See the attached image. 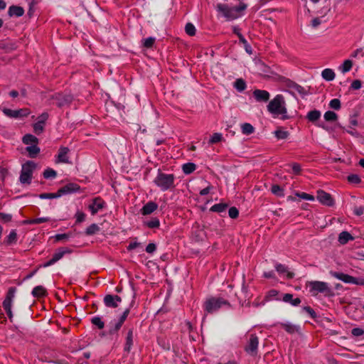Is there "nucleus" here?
Instances as JSON below:
<instances>
[{
	"label": "nucleus",
	"mask_w": 364,
	"mask_h": 364,
	"mask_svg": "<svg viewBox=\"0 0 364 364\" xmlns=\"http://www.w3.org/2000/svg\"><path fill=\"white\" fill-rule=\"evenodd\" d=\"M247 7V4L243 2H240L239 5L236 6H230L226 4H218L216 10L227 21H233L243 16Z\"/></svg>",
	"instance_id": "nucleus-1"
},
{
	"label": "nucleus",
	"mask_w": 364,
	"mask_h": 364,
	"mask_svg": "<svg viewBox=\"0 0 364 364\" xmlns=\"http://www.w3.org/2000/svg\"><path fill=\"white\" fill-rule=\"evenodd\" d=\"M267 110L274 116H282V119H288L284 97L282 95H276L268 104Z\"/></svg>",
	"instance_id": "nucleus-2"
},
{
	"label": "nucleus",
	"mask_w": 364,
	"mask_h": 364,
	"mask_svg": "<svg viewBox=\"0 0 364 364\" xmlns=\"http://www.w3.org/2000/svg\"><path fill=\"white\" fill-rule=\"evenodd\" d=\"M223 306L230 308L229 301L222 297H210L203 304L204 311L206 314H213Z\"/></svg>",
	"instance_id": "nucleus-3"
},
{
	"label": "nucleus",
	"mask_w": 364,
	"mask_h": 364,
	"mask_svg": "<svg viewBox=\"0 0 364 364\" xmlns=\"http://www.w3.org/2000/svg\"><path fill=\"white\" fill-rule=\"evenodd\" d=\"M36 168V164L32 161H28L22 165L19 181L22 184L29 185L33 178V173Z\"/></svg>",
	"instance_id": "nucleus-4"
},
{
	"label": "nucleus",
	"mask_w": 364,
	"mask_h": 364,
	"mask_svg": "<svg viewBox=\"0 0 364 364\" xmlns=\"http://www.w3.org/2000/svg\"><path fill=\"white\" fill-rule=\"evenodd\" d=\"M174 179L173 174L159 172L154 179V183L161 191H165L174 187Z\"/></svg>",
	"instance_id": "nucleus-5"
},
{
	"label": "nucleus",
	"mask_w": 364,
	"mask_h": 364,
	"mask_svg": "<svg viewBox=\"0 0 364 364\" xmlns=\"http://www.w3.org/2000/svg\"><path fill=\"white\" fill-rule=\"evenodd\" d=\"M16 291V288L15 287H11L9 289L5 299L2 303L3 308L4 309L9 320L12 321L13 320V313L11 311V306L13 304L14 299L15 297V294Z\"/></svg>",
	"instance_id": "nucleus-6"
},
{
	"label": "nucleus",
	"mask_w": 364,
	"mask_h": 364,
	"mask_svg": "<svg viewBox=\"0 0 364 364\" xmlns=\"http://www.w3.org/2000/svg\"><path fill=\"white\" fill-rule=\"evenodd\" d=\"M308 286L310 287V291L313 295H316L318 293H325L326 295H328L331 292V290L328 287V284L323 282H309L308 283Z\"/></svg>",
	"instance_id": "nucleus-7"
},
{
	"label": "nucleus",
	"mask_w": 364,
	"mask_h": 364,
	"mask_svg": "<svg viewBox=\"0 0 364 364\" xmlns=\"http://www.w3.org/2000/svg\"><path fill=\"white\" fill-rule=\"evenodd\" d=\"M259 338L255 334H250L248 342L245 347V350L251 355L257 354Z\"/></svg>",
	"instance_id": "nucleus-8"
},
{
	"label": "nucleus",
	"mask_w": 364,
	"mask_h": 364,
	"mask_svg": "<svg viewBox=\"0 0 364 364\" xmlns=\"http://www.w3.org/2000/svg\"><path fill=\"white\" fill-rule=\"evenodd\" d=\"M316 198L323 205L332 207L335 204V200L331 195L323 190L317 191Z\"/></svg>",
	"instance_id": "nucleus-9"
},
{
	"label": "nucleus",
	"mask_w": 364,
	"mask_h": 364,
	"mask_svg": "<svg viewBox=\"0 0 364 364\" xmlns=\"http://www.w3.org/2000/svg\"><path fill=\"white\" fill-rule=\"evenodd\" d=\"M2 112L6 116L11 118L25 117L30 114V110L28 108H23L16 110L4 108Z\"/></svg>",
	"instance_id": "nucleus-10"
},
{
	"label": "nucleus",
	"mask_w": 364,
	"mask_h": 364,
	"mask_svg": "<svg viewBox=\"0 0 364 364\" xmlns=\"http://www.w3.org/2000/svg\"><path fill=\"white\" fill-rule=\"evenodd\" d=\"M52 99L55 101V104L58 107H62L69 105L72 102L73 97L70 95L56 93L52 96Z\"/></svg>",
	"instance_id": "nucleus-11"
},
{
	"label": "nucleus",
	"mask_w": 364,
	"mask_h": 364,
	"mask_svg": "<svg viewBox=\"0 0 364 364\" xmlns=\"http://www.w3.org/2000/svg\"><path fill=\"white\" fill-rule=\"evenodd\" d=\"M70 250L68 248H60L58 250L54 255H53V257L48 260L47 262L44 263L43 264V267H47L50 265L54 264L55 262H57L58 260H60L66 253H70Z\"/></svg>",
	"instance_id": "nucleus-12"
},
{
	"label": "nucleus",
	"mask_w": 364,
	"mask_h": 364,
	"mask_svg": "<svg viewBox=\"0 0 364 364\" xmlns=\"http://www.w3.org/2000/svg\"><path fill=\"white\" fill-rule=\"evenodd\" d=\"M129 314V309H127L123 312V314H122V316H120L119 320L110 327V328L109 330V334L112 335L119 331V330L121 328L123 323H124L125 320L127 319Z\"/></svg>",
	"instance_id": "nucleus-13"
},
{
	"label": "nucleus",
	"mask_w": 364,
	"mask_h": 364,
	"mask_svg": "<svg viewBox=\"0 0 364 364\" xmlns=\"http://www.w3.org/2000/svg\"><path fill=\"white\" fill-rule=\"evenodd\" d=\"M122 301V298L118 295L107 294L104 297V304L108 308H117Z\"/></svg>",
	"instance_id": "nucleus-14"
},
{
	"label": "nucleus",
	"mask_w": 364,
	"mask_h": 364,
	"mask_svg": "<svg viewBox=\"0 0 364 364\" xmlns=\"http://www.w3.org/2000/svg\"><path fill=\"white\" fill-rule=\"evenodd\" d=\"M80 187L78 184L75 183H70L63 186L58 190V196L70 194L77 192L80 190Z\"/></svg>",
	"instance_id": "nucleus-15"
},
{
	"label": "nucleus",
	"mask_w": 364,
	"mask_h": 364,
	"mask_svg": "<svg viewBox=\"0 0 364 364\" xmlns=\"http://www.w3.org/2000/svg\"><path fill=\"white\" fill-rule=\"evenodd\" d=\"M69 152L70 149L68 147L60 146L58 150L56 163L68 164L70 162L68 156Z\"/></svg>",
	"instance_id": "nucleus-16"
},
{
	"label": "nucleus",
	"mask_w": 364,
	"mask_h": 364,
	"mask_svg": "<svg viewBox=\"0 0 364 364\" xmlns=\"http://www.w3.org/2000/svg\"><path fill=\"white\" fill-rule=\"evenodd\" d=\"M105 202L100 198H95L92 204L89 205V209L92 215H95L100 210L104 208Z\"/></svg>",
	"instance_id": "nucleus-17"
},
{
	"label": "nucleus",
	"mask_w": 364,
	"mask_h": 364,
	"mask_svg": "<svg viewBox=\"0 0 364 364\" xmlns=\"http://www.w3.org/2000/svg\"><path fill=\"white\" fill-rule=\"evenodd\" d=\"M253 96L257 102H266L269 100L270 95L266 90L257 89L254 90Z\"/></svg>",
	"instance_id": "nucleus-18"
},
{
	"label": "nucleus",
	"mask_w": 364,
	"mask_h": 364,
	"mask_svg": "<svg viewBox=\"0 0 364 364\" xmlns=\"http://www.w3.org/2000/svg\"><path fill=\"white\" fill-rule=\"evenodd\" d=\"M158 208V205L153 201H149L146 203L141 209V213L143 215H150Z\"/></svg>",
	"instance_id": "nucleus-19"
},
{
	"label": "nucleus",
	"mask_w": 364,
	"mask_h": 364,
	"mask_svg": "<svg viewBox=\"0 0 364 364\" xmlns=\"http://www.w3.org/2000/svg\"><path fill=\"white\" fill-rule=\"evenodd\" d=\"M331 275L333 277H334L335 278H337V279L343 281L345 283L353 284L355 277H352L350 275H348V274H346L344 273H341V272H331Z\"/></svg>",
	"instance_id": "nucleus-20"
},
{
	"label": "nucleus",
	"mask_w": 364,
	"mask_h": 364,
	"mask_svg": "<svg viewBox=\"0 0 364 364\" xmlns=\"http://www.w3.org/2000/svg\"><path fill=\"white\" fill-rule=\"evenodd\" d=\"M24 14V9L21 6H11L8 11V14L9 16H16L20 17L22 16Z\"/></svg>",
	"instance_id": "nucleus-21"
},
{
	"label": "nucleus",
	"mask_w": 364,
	"mask_h": 364,
	"mask_svg": "<svg viewBox=\"0 0 364 364\" xmlns=\"http://www.w3.org/2000/svg\"><path fill=\"white\" fill-rule=\"evenodd\" d=\"M33 297L36 298H42L47 296V290L43 286H37L34 287L31 292Z\"/></svg>",
	"instance_id": "nucleus-22"
},
{
	"label": "nucleus",
	"mask_w": 364,
	"mask_h": 364,
	"mask_svg": "<svg viewBox=\"0 0 364 364\" xmlns=\"http://www.w3.org/2000/svg\"><path fill=\"white\" fill-rule=\"evenodd\" d=\"M133 345V329L130 328L126 337V342L124 344V351L129 353Z\"/></svg>",
	"instance_id": "nucleus-23"
},
{
	"label": "nucleus",
	"mask_w": 364,
	"mask_h": 364,
	"mask_svg": "<svg viewBox=\"0 0 364 364\" xmlns=\"http://www.w3.org/2000/svg\"><path fill=\"white\" fill-rule=\"evenodd\" d=\"M282 300L284 302L290 303L291 305L295 306H299L301 302V301L299 298L294 299L293 294H285L283 296Z\"/></svg>",
	"instance_id": "nucleus-24"
},
{
	"label": "nucleus",
	"mask_w": 364,
	"mask_h": 364,
	"mask_svg": "<svg viewBox=\"0 0 364 364\" xmlns=\"http://www.w3.org/2000/svg\"><path fill=\"white\" fill-rule=\"evenodd\" d=\"M17 47L16 43L13 41L4 42L0 44V48L4 50L6 53H10L15 50Z\"/></svg>",
	"instance_id": "nucleus-25"
},
{
	"label": "nucleus",
	"mask_w": 364,
	"mask_h": 364,
	"mask_svg": "<svg viewBox=\"0 0 364 364\" xmlns=\"http://www.w3.org/2000/svg\"><path fill=\"white\" fill-rule=\"evenodd\" d=\"M22 141H23V144H27V145L30 144L31 146L34 145V144H38V138L36 136H35L34 135H32L30 134H27L25 136H23Z\"/></svg>",
	"instance_id": "nucleus-26"
},
{
	"label": "nucleus",
	"mask_w": 364,
	"mask_h": 364,
	"mask_svg": "<svg viewBox=\"0 0 364 364\" xmlns=\"http://www.w3.org/2000/svg\"><path fill=\"white\" fill-rule=\"evenodd\" d=\"M281 327H282L287 333L293 334L299 331V327L290 323H279Z\"/></svg>",
	"instance_id": "nucleus-27"
},
{
	"label": "nucleus",
	"mask_w": 364,
	"mask_h": 364,
	"mask_svg": "<svg viewBox=\"0 0 364 364\" xmlns=\"http://www.w3.org/2000/svg\"><path fill=\"white\" fill-rule=\"evenodd\" d=\"M276 270L279 274H287V279H292L294 277V274L293 272H289L287 270V267L282 264H277L275 266Z\"/></svg>",
	"instance_id": "nucleus-28"
},
{
	"label": "nucleus",
	"mask_w": 364,
	"mask_h": 364,
	"mask_svg": "<svg viewBox=\"0 0 364 364\" xmlns=\"http://www.w3.org/2000/svg\"><path fill=\"white\" fill-rule=\"evenodd\" d=\"M353 240V237L347 231H343L339 234L338 242L342 245H345L348 241Z\"/></svg>",
	"instance_id": "nucleus-29"
},
{
	"label": "nucleus",
	"mask_w": 364,
	"mask_h": 364,
	"mask_svg": "<svg viewBox=\"0 0 364 364\" xmlns=\"http://www.w3.org/2000/svg\"><path fill=\"white\" fill-rule=\"evenodd\" d=\"M274 134L277 139H286L289 136V132L282 127H279L274 131Z\"/></svg>",
	"instance_id": "nucleus-30"
},
{
	"label": "nucleus",
	"mask_w": 364,
	"mask_h": 364,
	"mask_svg": "<svg viewBox=\"0 0 364 364\" xmlns=\"http://www.w3.org/2000/svg\"><path fill=\"white\" fill-rule=\"evenodd\" d=\"M321 76L324 80L331 81L335 78V73L332 69L326 68L322 71Z\"/></svg>",
	"instance_id": "nucleus-31"
},
{
	"label": "nucleus",
	"mask_w": 364,
	"mask_h": 364,
	"mask_svg": "<svg viewBox=\"0 0 364 364\" xmlns=\"http://www.w3.org/2000/svg\"><path fill=\"white\" fill-rule=\"evenodd\" d=\"M321 117V112L314 109L308 112L306 118L309 122H315Z\"/></svg>",
	"instance_id": "nucleus-32"
},
{
	"label": "nucleus",
	"mask_w": 364,
	"mask_h": 364,
	"mask_svg": "<svg viewBox=\"0 0 364 364\" xmlns=\"http://www.w3.org/2000/svg\"><path fill=\"white\" fill-rule=\"evenodd\" d=\"M26 151L31 158H35L40 152V148L37 144L31 145L26 148Z\"/></svg>",
	"instance_id": "nucleus-33"
},
{
	"label": "nucleus",
	"mask_w": 364,
	"mask_h": 364,
	"mask_svg": "<svg viewBox=\"0 0 364 364\" xmlns=\"http://www.w3.org/2000/svg\"><path fill=\"white\" fill-rule=\"evenodd\" d=\"M234 87L237 91L242 92L246 89L247 85L245 81L243 79L239 78L237 79L234 82Z\"/></svg>",
	"instance_id": "nucleus-34"
},
{
	"label": "nucleus",
	"mask_w": 364,
	"mask_h": 364,
	"mask_svg": "<svg viewBox=\"0 0 364 364\" xmlns=\"http://www.w3.org/2000/svg\"><path fill=\"white\" fill-rule=\"evenodd\" d=\"M183 171L186 174H190L196 169V165L193 163H186L183 165Z\"/></svg>",
	"instance_id": "nucleus-35"
},
{
	"label": "nucleus",
	"mask_w": 364,
	"mask_h": 364,
	"mask_svg": "<svg viewBox=\"0 0 364 364\" xmlns=\"http://www.w3.org/2000/svg\"><path fill=\"white\" fill-rule=\"evenodd\" d=\"M228 208V205L225 203H218L213 205L210 210L212 212L215 213H223Z\"/></svg>",
	"instance_id": "nucleus-36"
},
{
	"label": "nucleus",
	"mask_w": 364,
	"mask_h": 364,
	"mask_svg": "<svg viewBox=\"0 0 364 364\" xmlns=\"http://www.w3.org/2000/svg\"><path fill=\"white\" fill-rule=\"evenodd\" d=\"M17 240V234L16 230H11L9 233V235L7 236L6 239L5 240L4 242L10 245L13 243H15Z\"/></svg>",
	"instance_id": "nucleus-37"
},
{
	"label": "nucleus",
	"mask_w": 364,
	"mask_h": 364,
	"mask_svg": "<svg viewBox=\"0 0 364 364\" xmlns=\"http://www.w3.org/2000/svg\"><path fill=\"white\" fill-rule=\"evenodd\" d=\"M241 128L242 134L246 135L251 134L255 131V128L250 123H244L243 124H242Z\"/></svg>",
	"instance_id": "nucleus-38"
},
{
	"label": "nucleus",
	"mask_w": 364,
	"mask_h": 364,
	"mask_svg": "<svg viewBox=\"0 0 364 364\" xmlns=\"http://www.w3.org/2000/svg\"><path fill=\"white\" fill-rule=\"evenodd\" d=\"M99 231H100L99 226L97 224L93 223L87 228V229L85 230V234L87 235H92Z\"/></svg>",
	"instance_id": "nucleus-39"
},
{
	"label": "nucleus",
	"mask_w": 364,
	"mask_h": 364,
	"mask_svg": "<svg viewBox=\"0 0 364 364\" xmlns=\"http://www.w3.org/2000/svg\"><path fill=\"white\" fill-rule=\"evenodd\" d=\"M271 191L274 195L277 196L283 197L284 196L283 188H282L280 186L277 184H274L272 186Z\"/></svg>",
	"instance_id": "nucleus-40"
},
{
	"label": "nucleus",
	"mask_w": 364,
	"mask_h": 364,
	"mask_svg": "<svg viewBox=\"0 0 364 364\" xmlns=\"http://www.w3.org/2000/svg\"><path fill=\"white\" fill-rule=\"evenodd\" d=\"M155 41V38L149 37L142 41V45L145 48H151L154 45Z\"/></svg>",
	"instance_id": "nucleus-41"
},
{
	"label": "nucleus",
	"mask_w": 364,
	"mask_h": 364,
	"mask_svg": "<svg viewBox=\"0 0 364 364\" xmlns=\"http://www.w3.org/2000/svg\"><path fill=\"white\" fill-rule=\"evenodd\" d=\"M324 119L328 122H334L337 119V114L333 111H327L324 114Z\"/></svg>",
	"instance_id": "nucleus-42"
},
{
	"label": "nucleus",
	"mask_w": 364,
	"mask_h": 364,
	"mask_svg": "<svg viewBox=\"0 0 364 364\" xmlns=\"http://www.w3.org/2000/svg\"><path fill=\"white\" fill-rule=\"evenodd\" d=\"M145 225L149 228H157L160 225L159 220L156 218H152L151 220L145 223Z\"/></svg>",
	"instance_id": "nucleus-43"
},
{
	"label": "nucleus",
	"mask_w": 364,
	"mask_h": 364,
	"mask_svg": "<svg viewBox=\"0 0 364 364\" xmlns=\"http://www.w3.org/2000/svg\"><path fill=\"white\" fill-rule=\"evenodd\" d=\"M91 323L97 326L99 329H102L105 327V323L102 321L101 318L99 316H95L92 318Z\"/></svg>",
	"instance_id": "nucleus-44"
},
{
	"label": "nucleus",
	"mask_w": 364,
	"mask_h": 364,
	"mask_svg": "<svg viewBox=\"0 0 364 364\" xmlns=\"http://www.w3.org/2000/svg\"><path fill=\"white\" fill-rule=\"evenodd\" d=\"M33 127V131H34L35 134L39 135L41 133H43V132L44 131L45 124L41 123V122L37 121V122H36Z\"/></svg>",
	"instance_id": "nucleus-45"
},
{
	"label": "nucleus",
	"mask_w": 364,
	"mask_h": 364,
	"mask_svg": "<svg viewBox=\"0 0 364 364\" xmlns=\"http://www.w3.org/2000/svg\"><path fill=\"white\" fill-rule=\"evenodd\" d=\"M353 66V62L350 60H346L341 67V71L345 73L350 70Z\"/></svg>",
	"instance_id": "nucleus-46"
},
{
	"label": "nucleus",
	"mask_w": 364,
	"mask_h": 364,
	"mask_svg": "<svg viewBox=\"0 0 364 364\" xmlns=\"http://www.w3.org/2000/svg\"><path fill=\"white\" fill-rule=\"evenodd\" d=\"M185 31H186V33L190 36H193L196 35V28L194 26V25L191 23H186V26H185Z\"/></svg>",
	"instance_id": "nucleus-47"
},
{
	"label": "nucleus",
	"mask_w": 364,
	"mask_h": 364,
	"mask_svg": "<svg viewBox=\"0 0 364 364\" xmlns=\"http://www.w3.org/2000/svg\"><path fill=\"white\" fill-rule=\"evenodd\" d=\"M240 43H241L243 46H244V48L245 49V51L249 53V54H252V47L251 46L247 43V41H246V39L244 38V36H240Z\"/></svg>",
	"instance_id": "nucleus-48"
},
{
	"label": "nucleus",
	"mask_w": 364,
	"mask_h": 364,
	"mask_svg": "<svg viewBox=\"0 0 364 364\" xmlns=\"http://www.w3.org/2000/svg\"><path fill=\"white\" fill-rule=\"evenodd\" d=\"M277 294H278V291H277L276 289H271L266 294L264 301L262 302V304L264 305L266 301L270 300L272 298L277 296Z\"/></svg>",
	"instance_id": "nucleus-49"
},
{
	"label": "nucleus",
	"mask_w": 364,
	"mask_h": 364,
	"mask_svg": "<svg viewBox=\"0 0 364 364\" xmlns=\"http://www.w3.org/2000/svg\"><path fill=\"white\" fill-rule=\"evenodd\" d=\"M348 181L350 183L358 184L361 182V179L357 174H350L347 177Z\"/></svg>",
	"instance_id": "nucleus-50"
},
{
	"label": "nucleus",
	"mask_w": 364,
	"mask_h": 364,
	"mask_svg": "<svg viewBox=\"0 0 364 364\" xmlns=\"http://www.w3.org/2000/svg\"><path fill=\"white\" fill-rule=\"evenodd\" d=\"M40 198L42 199H52V198H56L58 197H60V196H58V191L56 193H41L39 196Z\"/></svg>",
	"instance_id": "nucleus-51"
},
{
	"label": "nucleus",
	"mask_w": 364,
	"mask_h": 364,
	"mask_svg": "<svg viewBox=\"0 0 364 364\" xmlns=\"http://www.w3.org/2000/svg\"><path fill=\"white\" fill-rule=\"evenodd\" d=\"M43 175V177L47 179L50 178H55L57 175V173L52 168H47L44 171Z\"/></svg>",
	"instance_id": "nucleus-52"
},
{
	"label": "nucleus",
	"mask_w": 364,
	"mask_h": 364,
	"mask_svg": "<svg viewBox=\"0 0 364 364\" xmlns=\"http://www.w3.org/2000/svg\"><path fill=\"white\" fill-rule=\"evenodd\" d=\"M223 139L222 134L220 133H214L209 140V144H213L220 142Z\"/></svg>",
	"instance_id": "nucleus-53"
},
{
	"label": "nucleus",
	"mask_w": 364,
	"mask_h": 364,
	"mask_svg": "<svg viewBox=\"0 0 364 364\" xmlns=\"http://www.w3.org/2000/svg\"><path fill=\"white\" fill-rule=\"evenodd\" d=\"M297 197L301 198V199H304V200H314V196H312V195H310L309 193H299V192H297L295 194Z\"/></svg>",
	"instance_id": "nucleus-54"
},
{
	"label": "nucleus",
	"mask_w": 364,
	"mask_h": 364,
	"mask_svg": "<svg viewBox=\"0 0 364 364\" xmlns=\"http://www.w3.org/2000/svg\"><path fill=\"white\" fill-rule=\"evenodd\" d=\"M329 106L333 109L338 110L341 108V102L338 99H333L330 101Z\"/></svg>",
	"instance_id": "nucleus-55"
},
{
	"label": "nucleus",
	"mask_w": 364,
	"mask_h": 364,
	"mask_svg": "<svg viewBox=\"0 0 364 364\" xmlns=\"http://www.w3.org/2000/svg\"><path fill=\"white\" fill-rule=\"evenodd\" d=\"M290 87L301 95L306 94L305 89L303 87H301V85H299L295 82H291V85H290Z\"/></svg>",
	"instance_id": "nucleus-56"
},
{
	"label": "nucleus",
	"mask_w": 364,
	"mask_h": 364,
	"mask_svg": "<svg viewBox=\"0 0 364 364\" xmlns=\"http://www.w3.org/2000/svg\"><path fill=\"white\" fill-rule=\"evenodd\" d=\"M12 220V215L11 214L0 213V220L3 223H9Z\"/></svg>",
	"instance_id": "nucleus-57"
},
{
	"label": "nucleus",
	"mask_w": 364,
	"mask_h": 364,
	"mask_svg": "<svg viewBox=\"0 0 364 364\" xmlns=\"http://www.w3.org/2000/svg\"><path fill=\"white\" fill-rule=\"evenodd\" d=\"M228 215L231 218H237L239 215V210L235 207H231L228 210Z\"/></svg>",
	"instance_id": "nucleus-58"
},
{
	"label": "nucleus",
	"mask_w": 364,
	"mask_h": 364,
	"mask_svg": "<svg viewBox=\"0 0 364 364\" xmlns=\"http://www.w3.org/2000/svg\"><path fill=\"white\" fill-rule=\"evenodd\" d=\"M292 171L296 175H300L301 171V168L300 164L298 163H294L291 164Z\"/></svg>",
	"instance_id": "nucleus-59"
},
{
	"label": "nucleus",
	"mask_w": 364,
	"mask_h": 364,
	"mask_svg": "<svg viewBox=\"0 0 364 364\" xmlns=\"http://www.w3.org/2000/svg\"><path fill=\"white\" fill-rule=\"evenodd\" d=\"M76 223H82L85 219V214L81 211H77L75 214Z\"/></svg>",
	"instance_id": "nucleus-60"
},
{
	"label": "nucleus",
	"mask_w": 364,
	"mask_h": 364,
	"mask_svg": "<svg viewBox=\"0 0 364 364\" xmlns=\"http://www.w3.org/2000/svg\"><path fill=\"white\" fill-rule=\"evenodd\" d=\"M351 333L354 336H361L364 334V330L360 328H354L352 329Z\"/></svg>",
	"instance_id": "nucleus-61"
},
{
	"label": "nucleus",
	"mask_w": 364,
	"mask_h": 364,
	"mask_svg": "<svg viewBox=\"0 0 364 364\" xmlns=\"http://www.w3.org/2000/svg\"><path fill=\"white\" fill-rule=\"evenodd\" d=\"M156 250V246L154 243H149L146 247V252L149 254L154 252Z\"/></svg>",
	"instance_id": "nucleus-62"
},
{
	"label": "nucleus",
	"mask_w": 364,
	"mask_h": 364,
	"mask_svg": "<svg viewBox=\"0 0 364 364\" xmlns=\"http://www.w3.org/2000/svg\"><path fill=\"white\" fill-rule=\"evenodd\" d=\"M361 81L359 80H355L351 83L350 87L353 90H359L361 87Z\"/></svg>",
	"instance_id": "nucleus-63"
},
{
	"label": "nucleus",
	"mask_w": 364,
	"mask_h": 364,
	"mask_svg": "<svg viewBox=\"0 0 364 364\" xmlns=\"http://www.w3.org/2000/svg\"><path fill=\"white\" fill-rule=\"evenodd\" d=\"M48 119V114L47 112L42 113L40 116L38 117V122H41L43 124H46V122Z\"/></svg>",
	"instance_id": "nucleus-64"
}]
</instances>
